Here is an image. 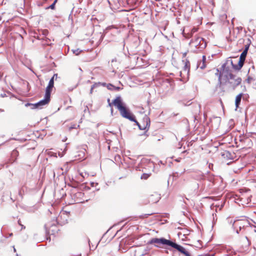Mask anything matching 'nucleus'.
<instances>
[{"mask_svg": "<svg viewBox=\"0 0 256 256\" xmlns=\"http://www.w3.org/2000/svg\"><path fill=\"white\" fill-rule=\"evenodd\" d=\"M160 200V196L157 194H152L148 197V201L150 202L156 203Z\"/></svg>", "mask_w": 256, "mask_h": 256, "instance_id": "8", "label": "nucleus"}, {"mask_svg": "<svg viewBox=\"0 0 256 256\" xmlns=\"http://www.w3.org/2000/svg\"><path fill=\"white\" fill-rule=\"evenodd\" d=\"M57 0H54V2L50 6L49 8H50L52 10L54 9L55 4H56V2H57Z\"/></svg>", "mask_w": 256, "mask_h": 256, "instance_id": "14", "label": "nucleus"}, {"mask_svg": "<svg viewBox=\"0 0 256 256\" xmlns=\"http://www.w3.org/2000/svg\"><path fill=\"white\" fill-rule=\"evenodd\" d=\"M183 34H184H184H185V33H184V32H183Z\"/></svg>", "mask_w": 256, "mask_h": 256, "instance_id": "23", "label": "nucleus"}, {"mask_svg": "<svg viewBox=\"0 0 256 256\" xmlns=\"http://www.w3.org/2000/svg\"><path fill=\"white\" fill-rule=\"evenodd\" d=\"M54 76L58 78V74H54L53 76L50 80L48 86L46 89V94L44 96V100L40 101L39 102L34 104V108H41L43 106L47 104L50 101V94L52 91V89L54 86Z\"/></svg>", "mask_w": 256, "mask_h": 256, "instance_id": "3", "label": "nucleus"}, {"mask_svg": "<svg viewBox=\"0 0 256 256\" xmlns=\"http://www.w3.org/2000/svg\"><path fill=\"white\" fill-rule=\"evenodd\" d=\"M254 80V78L250 76H248L246 80V82L248 84H250Z\"/></svg>", "mask_w": 256, "mask_h": 256, "instance_id": "13", "label": "nucleus"}, {"mask_svg": "<svg viewBox=\"0 0 256 256\" xmlns=\"http://www.w3.org/2000/svg\"><path fill=\"white\" fill-rule=\"evenodd\" d=\"M242 96H243V94L242 93H241V94H240L238 95H237L236 97L235 104H236V110L239 107Z\"/></svg>", "mask_w": 256, "mask_h": 256, "instance_id": "10", "label": "nucleus"}, {"mask_svg": "<svg viewBox=\"0 0 256 256\" xmlns=\"http://www.w3.org/2000/svg\"><path fill=\"white\" fill-rule=\"evenodd\" d=\"M247 50H244L240 56L238 64H234L231 61L232 67L234 69L240 70L244 66V62L246 60V58L247 54Z\"/></svg>", "mask_w": 256, "mask_h": 256, "instance_id": "5", "label": "nucleus"}, {"mask_svg": "<svg viewBox=\"0 0 256 256\" xmlns=\"http://www.w3.org/2000/svg\"><path fill=\"white\" fill-rule=\"evenodd\" d=\"M18 224H19V225H20L22 226V230L26 228V227L23 224H21V222L20 220H18Z\"/></svg>", "mask_w": 256, "mask_h": 256, "instance_id": "16", "label": "nucleus"}, {"mask_svg": "<svg viewBox=\"0 0 256 256\" xmlns=\"http://www.w3.org/2000/svg\"><path fill=\"white\" fill-rule=\"evenodd\" d=\"M226 78V83L228 84L230 86L234 89L242 82L241 78L236 74L232 71L228 72L224 75Z\"/></svg>", "mask_w": 256, "mask_h": 256, "instance_id": "4", "label": "nucleus"}, {"mask_svg": "<svg viewBox=\"0 0 256 256\" xmlns=\"http://www.w3.org/2000/svg\"><path fill=\"white\" fill-rule=\"evenodd\" d=\"M148 244H154L156 247H160L162 245H168L176 249L186 256H190V253L182 246L164 238H152L148 242Z\"/></svg>", "mask_w": 256, "mask_h": 256, "instance_id": "2", "label": "nucleus"}, {"mask_svg": "<svg viewBox=\"0 0 256 256\" xmlns=\"http://www.w3.org/2000/svg\"><path fill=\"white\" fill-rule=\"evenodd\" d=\"M221 16H222V18H226V17H227V16L226 14H224Z\"/></svg>", "mask_w": 256, "mask_h": 256, "instance_id": "18", "label": "nucleus"}, {"mask_svg": "<svg viewBox=\"0 0 256 256\" xmlns=\"http://www.w3.org/2000/svg\"><path fill=\"white\" fill-rule=\"evenodd\" d=\"M198 67L202 70L204 69L206 67V56H203L202 60L199 62Z\"/></svg>", "mask_w": 256, "mask_h": 256, "instance_id": "9", "label": "nucleus"}, {"mask_svg": "<svg viewBox=\"0 0 256 256\" xmlns=\"http://www.w3.org/2000/svg\"><path fill=\"white\" fill-rule=\"evenodd\" d=\"M74 53L76 55H78L80 53V51L78 50H76L74 51Z\"/></svg>", "mask_w": 256, "mask_h": 256, "instance_id": "17", "label": "nucleus"}, {"mask_svg": "<svg viewBox=\"0 0 256 256\" xmlns=\"http://www.w3.org/2000/svg\"><path fill=\"white\" fill-rule=\"evenodd\" d=\"M183 62L184 64V69L186 72H188L190 69V62L188 60H183Z\"/></svg>", "mask_w": 256, "mask_h": 256, "instance_id": "11", "label": "nucleus"}, {"mask_svg": "<svg viewBox=\"0 0 256 256\" xmlns=\"http://www.w3.org/2000/svg\"><path fill=\"white\" fill-rule=\"evenodd\" d=\"M186 52H184V53L183 54V56L184 57H185L186 56Z\"/></svg>", "mask_w": 256, "mask_h": 256, "instance_id": "21", "label": "nucleus"}, {"mask_svg": "<svg viewBox=\"0 0 256 256\" xmlns=\"http://www.w3.org/2000/svg\"><path fill=\"white\" fill-rule=\"evenodd\" d=\"M198 30V28H193L192 30V31H191V33L190 34V36H186V38H188L190 37L192 35V33H194L195 32H196V31Z\"/></svg>", "mask_w": 256, "mask_h": 256, "instance_id": "15", "label": "nucleus"}, {"mask_svg": "<svg viewBox=\"0 0 256 256\" xmlns=\"http://www.w3.org/2000/svg\"><path fill=\"white\" fill-rule=\"evenodd\" d=\"M222 158L224 160L227 162L229 160H233L236 158V154L234 152L224 150L221 153Z\"/></svg>", "mask_w": 256, "mask_h": 256, "instance_id": "6", "label": "nucleus"}, {"mask_svg": "<svg viewBox=\"0 0 256 256\" xmlns=\"http://www.w3.org/2000/svg\"><path fill=\"white\" fill-rule=\"evenodd\" d=\"M222 83H221V84H220V87H222Z\"/></svg>", "mask_w": 256, "mask_h": 256, "instance_id": "24", "label": "nucleus"}, {"mask_svg": "<svg viewBox=\"0 0 256 256\" xmlns=\"http://www.w3.org/2000/svg\"><path fill=\"white\" fill-rule=\"evenodd\" d=\"M150 174H143L141 176V178L144 180H146L150 176Z\"/></svg>", "mask_w": 256, "mask_h": 256, "instance_id": "12", "label": "nucleus"}, {"mask_svg": "<svg viewBox=\"0 0 256 256\" xmlns=\"http://www.w3.org/2000/svg\"><path fill=\"white\" fill-rule=\"evenodd\" d=\"M112 104H114L118 109L120 115L122 117L132 122H136L140 130H146L149 128L150 122V118L148 116H145L143 118L142 121L140 123L138 122L135 119L134 116L124 106L120 96L115 98L112 103L109 102L110 106H112Z\"/></svg>", "mask_w": 256, "mask_h": 256, "instance_id": "1", "label": "nucleus"}, {"mask_svg": "<svg viewBox=\"0 0 256 256\" xmlns=\"http://www.w3.org/2000/svg\"><path fill=\"white\" fill-rule=\"evenodd\" d=\"M210 2L212 3V5L213 6H214V2L212 0H210Z\"/></svg>", "mask_w": 256, "mask_h": 256, "instance_id": "19", "label": "nucleus"}, {"mask_svg": "<svg viewBox=\"0 0 256 256\" xmlns=\"http://www.w3.org/2000/svg\"><path fill=\"white\" fill-rule=\"evenodd\" d=\"M191 42L194 44V46L198 48H202L206 46L204 40L200 37H198L194 40H192Z\"/></svg>", "mask_w": 256, "mask_h": 256, "instance_id": "7", "label": "nucleus"}, {"mask_svg": "<svg viewBox=\"0 0 256 256\" xmlns=\"http://www.w3.org/2000/svg\"><path fill=\"white\" fill-rule=\"evenodd\" d=\"M190 256H191L190 255Z\"/></svg>", "mask_w": 256, "mask_h": 256, "instance_id": "25", "label": "nucleus"}, {"mask_svg": "<svg viewBox=\"0 0 256 256\" xmlns=\"http://www.w3.org/2000/svg\"><path fill=\"white\" fill-rule=\"evenodd\" d=\"M248 46H246L244 50H247V51H248Z\"/></svg>", "mask_w": 256, "mask_h": 256, "instance_id": "22", "label": "nucleus"}, {"mask_svg": "<svg viewBox=\"0 0 256 256\" xmlns=\"http://www.w3.org/2000/svg\"><path fill=\"white\" fill-rule=\"evenodd\" d=\"M115 89L116 90H120V87H115Z\"/></svg>", "mask_w": 256, "mask_h": 256, "instance_id": "20", "label": "nucleus"}]
</instances>
